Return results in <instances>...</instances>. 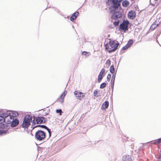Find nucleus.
<instances>
[{"label":"nucleus","mask_w":161,"mask_h":161,"mask_svg":"<svg viewBox=\"0 0 161 161\" xmlns=\"http://www.w3.org/2000/svg\"><path fill=\"white\" fill-rule=\"evenodd\" d=\"M119 20H118L117 21H115L113 22V24L115 26H116L119 25Z\"/></svg>","instance_id":"nucleus-29"},{"label":"nucleus","mask_w":161,"mask_h":161,"mask_svg":"<svg viewBox=\"0 0 161 161\" xmlns=\"http://www.w3.org/2000/svg\"><path fill=\"white\" fill-rule=\"evenodd\" d=\"M106 84L105 83H102L100 86L101 88H103L106 86Z\"/></svg>","instance_id":"nucleus-28"},{"label":"nucleus","mask_w":161,"mask_h":161,"mask_svg":"<svg viewBox=\"0 0 161 161\" xmlns=\"http://www.w3.org/2000/svg\"><path fill=\"white\" fill-rule=\"evenodd\" d=\"M127 46L126 45L125 46L123 47L122 49V50H125L129 48V47Z\"/></svg>","instance_id":"nucleus-32"},{"label":"nucleus","mask_w":161,"mask_h":161,"mask_svg":"<svg viewBox=\"0 0 161 161\" xmlns=\"http://www.w3.org/2000/svg\"><path fill=\"white\" fill-rule=\"evenodd\" d=\"M30 123L27 121L25 120L23 121V124H22V126L23 127H27L28 126L30 125Z\"/></svg>","instance_id":"nucleus-19"},{"label":"nucleus","mask_w":161,"mask_h":161,"mask_svg":"<svg viewBox=\"0 0 161 161\" xmlns=\"http://www.w3.org/2000/svg\"><path fill=\"white\" fill-rule=\"evenodd\" d=\"M105 70L103 68L101 69L98 78V81L99 82H100L102 80L103 77V75L104 73H105Z\"/></svg>","instance_id":"nucleus-12"},{"label":"nucleus","mask_w":161,"mask_h":161,"mask_svg":"<svg viewBox=\"0 0 161 161\" xmlns=\"http://www.w3.org/2000/svg\"><path fill=\"white\" fill-rule=\"evenodd\" d=\"M75 95L77 99L80 100L85 96L84 93L78 91H75L74 92Z\"/></svg>","instance_id":"nucleus-8"},{"label":"nucleus","mask_w":161,"mask_h":161,"mask_svg":"<svg viewBox=\"0 0 161 161\" xmlns=\"http://www.w3.org/2000/svg\"><path fill=\"white\" fill-rule=\"evenodd\" d=\"M107 66L108 67L111 64V61L109 59L106 62V63Z\"/></svg>","instance_id":"nucleus-27"},{"label":"nucleus","mask_w":161,"mask_h":161,"mask_svg":"<svg viewBox=\"0 0 161 161\" xmlns=\"http://www.w3.org/2000/svg\"><path fill=\"white\" fill-rule=\"evenodd\" d=\"M129 24V22L128 20H123L122 23L120 25L119 29L124 31L128 30Z\"/></svg>","instance_id":"nucleus-2"},{"label":"nucleus","mask_w":161,"mask_h":161,"mask_svg":"<svg viewBox=\"0 0 161 161\" xmlns=\"http://www.w3.org/2000/svg\"><path fill=\"white\" fill-rule=\"evenodd\" d=\"M110 72L112 74H113L114 73V67L113 65H111L110 67Z\"/></svg>","instance_id":"nucleus-26"},{"label":"nucleus","mask_w":161,"mask_h":161,"mask_svg":"<svg viewBox=\"0 0 161 161\" xmlns=\"http://www.w3.org/2000/svg\"><path fill=\"white\" fill-rule=\"evenodd\" d=\"M44 119V118L43 117H38L36 119L34 118L32 122V126H34L36 124L42 123L43 122Z\"/></svg>","instance_id":"nucleus-4"},{"label":"nucleus","mask_w":161,"mask_h":161,"mask_svg":"<svg viewBox=\"0 0 161 161\" xmlns=\"http://www.w3.org/2000/svg\"><path fill=\"white\" fill-rule=\"evenodd\" d=\"M56 112L57 113H59V115H60L62 114V110L61 109H57Z\"/></svg>","instance_id":"nucleus-31"},{"label":"nucleus","mask_w":161,"mask_h":161,"mask_svg":"<svg viewBox=\"0 0 161 161\" xmlns=\"http://www.w3.org/2000/svg\"><path fill=\"white\" fill-rule=\"evenodd\" d=\"M129 4V2L127 0L124 1L122 3V5L124 7H127Z\"/></svg>","instance_id":"nucleus-21"},{"label":"nucleus","mask_w":161,"mask_h":161,"mask_svg":"<svg viewBox=\"0 0 161 161\" xmlns=\"http://www.w3.org/2000/svg\"><path fill=\"white\" fill-rule=\"evenodd\" d=\"M159 144L161 143V138L157 140Z\"/></svg>","instance_id":"nucleus-37"},{"label":"nucleus","mask_w":161,"mask_h":161,"mask_svg":"<svg viewBox=\"0 0 161 161\" xmlns=\"http://www.w3.org/2000/svg\"><path fill=\"white\" fill-rule=\"evenodd\" d=\"M3 116L5 117V122L7 124H10L13 121L14 118H12L9 114H7V112L3 114Z\"/></svg>","instance_id":"nucleus-3"},{"label":"nucleus","mask_w":161,"mask_h":161,"mask_svg":"<svg viewBox=\"0 0 161 161\" xmlns=\"http://www.w3.org/2000/svg\"><path fill=\"white\" fill-rule=\"evenodd\" d=\"M115 9L118 8L120 6V2L123 0H111Z\"/></svg>","instance_id":"nucleus-7"},{"label":"nucleus","mask_w":161,"mask_h":161,"mask_svg":"<svg viewBox=\"0 0 161 161\" xmlns=\"http://www.w3.org/2000/svg\"><path fill=\"white\" fill-rule=\"evenodd\" d=\"M37 127H41L42 128H44L46 129H47V131H50L49 129L45 125H37L33 127V129L34 128Z\"/></svg>","instance_id":"nucleus-22"},{"label":"nucleus","mask_w":161,"mask_h":161,"mask_svg":"<svg viewBox=\"0 0 161 161\" xmlns=\"http://www.w3.org/2000/svg\"><path fill=\"white\" fill-rule=\"evenodd\" d=\"M67 93V91H65L58 98V101L61 103H63L64 102L65 97Z\"/></svg>","instance_id":"nucleus-9"},{"label":"nucleus","mask_w":161,"mask_h":161,"mask_svg":"<svg viewBox=\"0 0 161 161\" xmlns=\"http://www.w3.org/2000/svg\"><path fill=\"white\" fill-rule=\"evenodd\" d=\"M115 75H113L112 76V79L111 81V87L112 88H113L114 83V81L115 80Z\"/></svg>","instance_id":"nucleus-20"},{"label":"nucleus","mask_w":161,"mask_h":161,"mask_svg":"<svg viewBox=\"0 0 161 161\" xmlns=\"http://www.w3.org/2000/svg\"><path fill=\"white\" fill-rule=\"evenodd\" d=\"M48 132H49V135H50V133H51V131H48Z\"/></svg>","instance_id":"nucleus-38"},{"label":"nucleus","mask_w":161,"mask_h":161,"mask_svg":"<svg viewBox=\"0 0 161 161\" xmlns=\"http://www.w3.org/2000/svg\"><path fill=\"white\" fill-rule=\"evenodd\" d=\"M45 134L44 131H36V136L37 139L39 140H41L44 138Z\"/></svg>","instance_id":"nucleus-5"},{"label":"nucleus","mask_w":161,"mask_h":161,"mask_svg":"<svg viewBox=\"0 0 161 161\" xmlns=\"http://www.w3.org/2000/svg\"><path fill=\"white\" fill-rule=\"evenodd\" d=\"M5 122V117L3 116H0V123L3 124Z\"/></svg>","instance_id":"nucleus-25"},{"label":"nucleus","mask_w":161,"mask_h":161,"mask_svg":"<svg viewBox=\"0 0 161 161\" xmlns=\"http://www.w3.org/2000/svg\"><path fill=\"white\" fill-rule=\"evenodd\" d=\"M158 161H161V153H159L158 158Z\"/></svg>","instance_id":"nucleus-34"},{"label":"nucleus","mask_w":161,"mask_h":161,"mask_svg":"<svg viewBox=\"0 0 161 161\" xmlns=\"http://www.w3.org/2000/svg\"><path fill=\"white\" fill-rule=\"evenodd\" d=\"M7 114H9L12 118H14V117H17L19 115L18 113L14 111L11 112L7 111Z\"/></svg>","instance_id":"nucleus-11"},{"label":"nucleus","mask_w":161,"mask_h":161,"mask_svg":"<svg viewBox=\"0 0 161 161\" xmlns=\"http://www.w3.org/2000/svg\"><path fill=\"white\" fill-rule=\"evenodd\" d=\"M122 161H132V159L130 156L125 155L123 157Z\"/></svg>","instance_id":"nucleus-17"},{"label":"nucleus","mask_w":161,"mask_h":161,"mask_svg":"<svg viewBox=\"0 0 161 161\" xmlns=\"http://www.w3.org/2000/svg\"><path fill=\"white\" fill-rule=\"evenodd\" d=\"M111 78V75L110 74H109L107 76V80L108 81H109L110 80Z\"/></svg>","instance_id":"nucleus-30"},{"label":"nucleus","mask_w":161,"mask_h":161,"mask_svg":"<svg viewBox=\"0 0 161 161\" xmlns=\"http://www.w3.org/2000/svg\"><path fill=\"white\" fill-rule=\"evenodd\" d=\"M128 18L133 19L136 17V14L135 12L133 11H130L129 12L128 14Z\"/></svg>","instance_id":"nucleus-10"},{"label":"nucleus","mask_w":161,"mask_h":161,"mask_svg":"<svg viewBox=\"0 0 161 161\" xmlns=\"http://www.w3.org/2000/svg\"><path fill=\"white\" fill-rule=\"evenodd\" d=\"M82 54L83 55L85 56H86L88 57L90 55L91 53L89 52L84 51L82 53Z\"/></svg>","instance_id":"nucleus-23"},{"label":"nucleus","mask_w":161,"mask_h":161,"mask_svg":"<svg viewBox=\"0 0 161 161\" xmlns=\"http://www.w3.org/2000/svg\"><path fill=\"white\" fill-rule=\"evenodd\" d=\"M154 144H159L158 142V140H156L155 141L153 142V143Z\"/></svg>","instance_id":"nucleus-35"},{"label":"nucleus","mask_w":161,"mask_h":161,"mask_svg":"<svg viewBox=\"0 0 161 161\" xmlns=\"http://www.w3.org/2000/svg\"><path fill=\"white\" fill-rule=\"evenodd\" d=\"M133 41L132 40H130L126 44L129 47L133 43Z\"/></svg>","instance_id":"nucleus-24"},{"label":"nucleus","mask_w":161,"mask_h":161,"mask_svg":"<svg viewBox=\"0 0 161 161\" xmlns=\"http://www.w3.org/2000/svg\"><path fill=\"white\" fill-rule=\"evenodd\" d=\"M119 45V43L117 41H115L109 39L108 42L105 45L106 50H108L109 53L115 51L118 48Z\"/></svg>","instance_id":"nucleus-1"},{"label":"nucleus","mask_w":161,"mask_h":161,"mask_svg":"<svg viewBox=\"0 0 161 161\" xmlns=\"http://www.w3.org/2000/svg\"><path fill=\"white\" fill-rule=\"evenodd\" d=\"M98 93V91L97 90H95L94 92V95L95 97H98V95H97Z\"/></svg>","instance_id":"nucleus-33"},{"label":"nucleus","mask_w":161,"mask_h":161,"mask_svg":"<svg viewBox=\"0 0 161 161\" xmlns=\"http://www.w3.org/2000/svg\"><path fill=\"white\" fill-rule=\"evenodd\" d=\"M19 123V120L17 119H14V118L13 121L10 124V126L12 127H15L18 125Z\"/></svg>","instance_id":"nucleus-13"},{"label":"nucleus","mask_w":161,"mask_h":161,"mask_svg":"<svg viewBox=\"0 0 161 161\" xmlns=\"http://www.w3.org/2000/svg\"><path fill=\"white\" fill-rule=\"evenodd\" d=\"M0 128L5 129L6 130L8 129V126L5 124L0 123ZM0 131H6L5 130H0Z\"/></svg>","instance_id":"nucleus-15"},{"label":"nucleus","mask_w":161,"mask_h":161,"mask_svg":"<svg viewBox=\"0 0 161 161\" xmlns=\"http://www.w3.org/2000/svg\"><path fill=\"white\" fill-rule=\"evenodd\" d=\"M32 119V116L29 115H26L25 118L24 119L25 120L29 122L30 123Z\"/></svg>","instance_id":"nucleus-18"},{"label":"nucleus","mask_w":161,"mask_h":161,"mask_svg":"<svg viewBox=\"0 0 161 161\" xmlns=\"http://www.w3.org/2000/svg\"><path fill=\"white\" fill-rule=\"evenodd\" d=\"M6 131H0V135H2L3 134L6 133Z\"/></svg>","instance_id":"nucleus-36"},{"label":"nucleus","mask_w":161,"mask_h":161,"mask_svg":"<svg viewBox=\"0 0 161 161\" xmlns=\"http://www.w3.org/2000/svg\"><path fill=\"white\" fill-rule=\"evenodd\" d=\"M122 16V14L118 12H116L113 13L111 18L112 20H116L120 18Z\"/></svg>","instance_id":"nucleus-6"},{"label":"nucleus","mask_w":161,"mask_h":161,"mask_svg":"<svg viewBox=\"0 0 161 161\" xmlns=\"http://www.w3.org/2000/svg\"><path fill=\"white\" fill-rule=\"evenodd\" d=\"M109 102L108 101H105L101 107L102 110H105L108 108Z\"/></svg>","instance_id":"nucleus-14"},{"label":"nucleus","mask_w":161,"mask_h":161,"mask_svg":"<svg viewBox=\"0 0 161 161\" xmlns=\"http://www.w3.org/2000/svg\"><path fill=\"white\" fill-rule=\"evenodd\" d=\"M79 13L78 12H76L71 16L70 18V20L71 21L75 20L77 16L79 15Z\"/></svg>","instance_id":"nucleus-16"}]
</instances>
